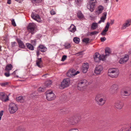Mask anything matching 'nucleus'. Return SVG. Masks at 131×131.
Listing matches in <instances>:
<instances>
[{
    "label": "nucleus",
    "mask_w": 131,
    "mask_h": 131,
    "mask_svg": "<svg viewBox=\"0 0 131 131\" xmlns=\"http://www.w3.org/2000/svg\"><path fill=\"white\" fill-rule=\"evenodd\" d=\"M88 82L85 79L82 80L78 81L77 88L78 89L81 91L85 90L87 86Z\"/></svg>",
    "instance_id": "obj_1"
},
{
    "label": "nucleus",
    "mask_w": 131,
    "mask_h": 131,
    "mask_svg": "<svg viewBox=\"0 0 131 131\" xmlns=\"http://www.w3.org/2000/svg\"><path fill=\"white\" fill-rule=\"evenodd\" d=\"M95 101L98 103L99 105H103L105 103L106 99L105 96L102 94H97L95 98Z\"/></svg>",
    "instance_id": "obj_2"
},
{
    "label": "nucleus",
    "mask_w": 131,
    "mask_h": 131,
    "mask_svg": "<svg viewBox=\"0 0 131 131\" xmlns=\"http://www.w3.org/2000/svg\"><path fill=\"white\" fill-rule=\"evenodd\" d=\"M70 83V80L69 78L64 79L59 85V88L61 89H63L68 87Z\"/></svg>",
    "instance_id": "obj_3"
},
{
    "label": "nucleus",
    "mask_w": 131,
    "mask_h": 131,
    "mask_svg": "<svg viewBox=\"0 0 131 131\" xmlns=\"http://www.w3.org/2000/svg\"><path fill=\"white\" fill-rule=\"evenodd\" d=\"M96 3V0H90L87 6L88 8L91 12H93L95 9Z\"/></svg>",
    "instance_id": "obj_4"
},
{
    "label": "nucleus",
    "mask_w": 131,
    "mask_h": 131,
    "mask_svg": "<svg viewBox=\"0 0 131 131\" xmlns=\"http://www.w3.org/2000/svg\"><path fill=\"white\" fill-rule=\"evenodd\" d=\"M18 109V108L16 105L14 103H10L9 106L8 110L9 113L13 114L16 112Z\"/></svg>",
    "instance_id": "obj_5"
},
{
    "label": "nucleus",
    "mask_w": 131,
    "mask_h": 131,
    "mask_svg": "<svg viewBox=\"0 0 131 131\" xmlns=\"http://www.w3.org/2000/svg\"><path fill=\"white\" fill-rule=\"evenodd\" d=\"M105 58L104 55L102 54L101 55L97 52L95 53L94 55V60L95 62H99L100 60H103Z\"/></svg>",
    "instance_id": "obj_6"
},
{
    "label": "nucleus",
    "mask_w": 131,
    "mask_h": 131,
    "mask_svg": "<svg viewBox=\"0 0 131 131\" xmlns=\"http://www.w3.org/2000/svg\"><path fill=\"white\" fill-rule=\"evenodd\" d=\"M46 95L47 99L48 101L53 100L55 98V95L52 91H47Z\"/></svg>",
    "instance_id": "obj_7"
},
{
    "label": "nucleus",
    "mask_w": 131,
    "mask_h": 131,
    "mask_svg": "<svg viewBox=\"0 0 131 131\" xmlns=\"http://www.w3.org/2000/svg\"><path fill=\"white\" fill-rule=\"evenodd\" d=\"M36 25L33 23H30L27 27V29L29 32L33 34L36 27Z\"/></svg>",
    "instance_id": "obj_8"
},
{
    "label": "nucleus",
    "mask_w": 131,
    "mask_h": 131,
    "mask_svg": "<svg viewBox=\"0 0 131 131\" xmlns=\"http://www.w3.org/2000/svg\"><path fill=\"white\" fill-rule=\"evenodd\" d=\"M118 89V86L116 84L113 85L110 89V92L112 94L116 93Z\"/></svg>",
    "instance_id": "obj_9"
},
{
    "label": "nucleus",
    "mask_w": 131,
    "mask_h": 131,
    "mask_svg": "<svg viewBox=\"0 0 131 131\" xmlns=\"http://www.w3.org/2000/svg\"><path fill=\"white\" fill-rule=\"evenodd\" d=\"M124 105L123 103L120 101H116L114 104L115 107L119 110L121 109L123 107Z\"/></svg>",
    "instance_id": "obj_10"
},
{
    "label": "nucleus",
    "mask_w": 131,
    "mask_h": 131,
    "mask_svg": "<svg viewBox=\"0 0 131 131\" xmlns=\"http://www.w3.org/2000/svg\"><path fill=\"white\" fill-rule=\"evenodd\" d=\"M131 94V89H127L122 91L121 95L122 96H128Z\"/></svg>",
    "instance_id": "obj_11"
},
{
    "label": "nucleus",
    "mask_w": 131,
    "mask_h": 131,
    "mask_svg": "<svg viewBox=\"0 0 131 131\" xmlns=\"http://www.w3.org/2000/svg\"><path fill=\"white\" fill-rule=\"evenodd\" d=\"M131 23V19H129L126 20L125 23L123 24L121 28L122 30L125 29L126 27L129 26Z\"/></svg>",
    "instance_id": "obj_12"
},
{
    "label": "nucleus",
    "mask_w": 131,
    "mask_h": 131,
    "mask_svg": "<svg viewBox=\"0 0 131 131\" xmlns=\"http://www.w3.org/2000/svg\"><path fill=\"white\" fill-rule=\"evenodd\" d=\"M89 68L88 63H83L81 68V70L83 73H86Z\"/></svg>",
    "instance_id": "obj_13"
},
{
    "label": "nucleus",
    "mask_w": 131,
    "mask_h": 131,
    "mask_svg": "<svg viewBox=\"0 0 131 131\" xmlns=\"http://www.w3.org/2000/svg\"><path fill=\"white\" fill-rule=\"evenodd\" d=\"M128 59V55H126L120 59L119 61V63L121 64L127 62Z\"/></svg>",
    "instance_id": "obj_14"
},
{
    "label": "nucleus",
    "mask_w": 131,
    "mask_h": 131,
    "mask_svg": "<svg viewBox=\"0 0 131 131\" xmlns=\"http://www.w3.org/2000/svg\"><path fill=\"white\" fill-rule=\"evenodd\" d=\"M8 96L6 95L5 94V93L3 92L0 93V99L1 100L4 101H6L8 100Z\"/></svg>",
    "instance_id": "obj_15"
},
{
    "label": "nucleus",
    "mask_w": 131,
    "mask_h": 131,
    "mask_svg": "<svg viewBox=\"0 0 131 131\" xmlns=\"http://www.w3.org/2000/svg\"><path fill=\"white\" fill-rule=\"evenodd\" d=\"M31 17L37 21L38 22H40L41 21L40 18L39 16L36 14H34L32 13L31 14Z\"/></svg>",
    "instance_id": "obj_16"
},
{
    "label": "nucleus",
    "mask_w": 131,
    "mask_h": 131,
    "mask_svg": "<svg viewBox=\"0 0 131 131\" xmlns=\"http://www.w3.org/2000/svg\"><path fill=\"white\" fill-rule=\"evenodd\" d=\"M110 24L108 22H107L105 27V29L103 30L101 33V34L103 36H105L106 34V32L108 30V29L110 26Z\"/></svg>",
    "instance_id": "obj_17"
},
{
    "label": "nucleus",
    "mask_w": 131,
    "mask_h": 131,
    "mask_svg": "<svg viewBox=\"0 0 131 131\" xmlns=\"http://www.w3.org/2000/svg\"><path fill=\"white\" fill-rule=\"evenodd\" d=\"M103 70V67L102 66L100 65L97 66L96 67L94 71L95 74H100L101 72Z\"/></svg>",
    "instance_id": "obj_18"
},
{
    "label": "nucleus",
    "mask_w": 131,
    "mask_h": 131,
    "mask_svg": "<svg viewBox=\"0 0 131 131\" xmlns=\"http://www.w3.org/2000/svg\"><path fill=\"white\" fill-rule=\"evenodd\" d=\"M108 73H115L116 74L119 73L118 69L116 68H111L109 69L108 71Z\"/></svg>",
    "instance_id": "obj_19"
},
{
    "label": "nucleus",
    "mask_w": 131,
    "mask_h": 131,
    "mask_svg": "<svg viewBox=\"0 0 131 131\" xmlns=\"http://www.w3.org/2000/svg\"><path fill=\"white\" fill-rule=\"evenodd\" d=\"M41 58H38L36 61V64L39 67L41 68L43 66Z\"/></svg>",
    "instance_id": "obj_20"
},
{
    "label": "nucleus",
    "mask_w": 131,
    "mask_h": 131,
    "mask_svg": "<svg viewBox=\"0 0 131 131\" xmlns=\"http://www.w3.org/2000/svg\"><path fill=\"white\" fill-rule=\"evenodd\" d=\"M16 100L18 102L21 103H24L25 101V98L24 96H20L16 98Z\"/></svg>",
    "instance_id": "obj_21"
},
{
    "label": "nucleus",
    "mask_w": 131,
    "mask_h": 131,
    "mask_svg": "<svg viewBox=\"0 0 131 131\" xmlns=\"http://www.w3.org/2000/svg\"><path fill=\"white\" fill-rule=\"evenodd\" d=\"M107 13L106 12H104L103 13V16L101 17L100 20L99 21L98 23L100 24L101 22H104L106 18Z\"/></svg>",
    "instance_id": "obj_22"
},
{
    "label": "nucleus",
    "mask_w": 131,
    "mask_h": 131,
    "mask_svg": "<svg viewBox=\"0 0 131 131\" xmlns=\"http://www.w3.org/2000/svg\"><path fill=\"white\" fill-rule=\"evenodd\" d=\"M103 7L101 6L100 5L98 8V10L95 11V13L96 14L99 15L101 13L103 10Z\"/></svg>",
    "instance_id": "obj_23"
},
{
    "label": "nucleus",
    "mask_w": 131,
    "mask_h": 131,
    "mask_svg": "<svg viewBox=\"0 0 131 131\" xmlns=\"http://www.w3.org/2000/svg\"><path fill=\"white\" fill-rule=\"evenodd\" d=\"M69 30L72 32H74L76 30V28L73 25L71 24L69 29Z\"/></svg>",
    "instance_id": "obj_24"
},
{
    "label": "nucleus",
    "mask_w": 131,
    "mask_h": 131,
    "mask_svg": "<svg viewBox=\"0 0 131 131\" xmlns=\"http://www.w3.org/2000/svg\"><path fill=\"white\" fill-rule=\"evenodd\" d=\"M52 83V82L51 80H48L46 81L44 85L45 87H50Z\"/></svg>",
    "instance_id": "obj_25"
},
{
    "label": "nucleus",
    "mask_w": 131,
    "mask_h": 131,
    "mask_svg": "<svg viewBox=\"0 0 131 131\" xmlns=\"http://www.w3.org/2000/svg\"><path fill=\"white\" fill-rule=\"evenodd\" d=\"M17 41L20 48H25V46L22 41L20 40H17Z\"/></svg>",
    "instance_id": "obj_26"
},
{
    "label": "nucleus",
    "mask_w": 131,
    "mask_h": 131,
    "mask_svg": "<svg viewBox=\"0 0 131 131\" xmlns=\"http://www.w3.org/2000/svg\"><path fill=\"white\" fill-rule=\"evenodd\" d=\"M39 48V50L42 52H44L46 51L47 50V48L42 45H40L38 47Z\"/></svg>",
    "instance_id": "obj_27"
},
{
    "label": "nucleus",
    "mask_w": 131,
    "mask_h": 131,
    "mask_svg": "<svg viewBox=\"0 0 131 131\" xmlns=\"http://www.w3.org/2000/svg\"><path fill=\"white\" fill-rule=\"evenodd\" d=\"M105 54L104 55L105 56V58H106V56H108L110 53V49L109 48H106L105 49Z\"/></svg>",
    "instance_id": "obj_28"
},
{
    "label": "nucleus",
    "mask_w": 131,
    "mask_h": 131,
    "mask_svg": "<svg viewBox=\"0 0 131 131\" xmlns=\"http://www.w3.org/2000/svg\"><path fill=\"white\" fill-rule=\"evenodd\" d=\"M12 68V66L11 64H8L6 67L5 70L6 71H8L11 70Z\"/></svg>",
    "instance_id": "obj_29"
},
{
    "label": "nucleus",
    "mask_w": 131,
    "mask_h": 131,
    "mask_svg": "<svg viewBox=\"0 0 131 131\" xmlns=\"http://www.w3.org/2000/svg\"><path fill=\"white\" fill-rule=\"evenodd\" d=\"M26 45L27 48L31 50H34V47L33 46L29 43H26Z\"/></svg>",
    "instance_id": "obj_30"
},
{
    "label": "nucleus",
    "mask_w": 131,
    "mask_h": 131,
    "mask_svg": "<svg viewBox=\"0 0 131 131\" xmlns=\"http://www.w3.org/2000/svg\"><path fill=\"white\" fill-rule=\"evenodd\" d=\"M77 16L79 19H82L84 17V16L80 11H79L77 13Z\"/></svg>",
    "instance_id": "obj_31"
},
{
    "label": "nucleus",
    "mask_w": 131,
    "mask_h": 131,
    "mask_svg": "<svg viewBox=\"0 0 131 131\" xmlns=\"http://www.w3.org/2000/svg\"><path fill=\"white\" fill-rule=\"evenodd\" d=\"M97 27V23H93L91 25V29L92 30H94Z\"/></svg>",
    "instance_id": "obj_32"
},
{
    "label": "nucleus",
    "mask_w": 131,
    "mask_h": 131,
    "mask_svg": "<svg viewBox=\"0 0 131 131\" xmlns=\"http://www.w3.org/2000/svg\"><path fill=\"white\" fill-rule=\"evenodd\" d=\"M46 87L43 86L40 87L38 89V91L39 92H41L44 91L46 89Z\"/></svg>",
    "instance_id": "obj_33"
},
{
    "label": "nucleus",
    "mask_w": 131,
    "mask_h": 131,
    "mask_svg": "<svg viewBox=\"0 0 131 131\" xmlns=\"http://www.w3.org/2000/svg\"><path fill=\"white\" fill-rule=\"evenodd\" d=\"M76 70L73 69H71L69 70L67 72L66 74L72 73V74L75 73Z\"/></svg>",
    "instance_id": "obj_34"
},
{
    "label": "nucleus",
    "mask_w": 131,
    "mask_h": 131,
    "mask_svg": "<svg viewBox=\"0 0 131 131\" xmlns=\"http://www.w3.org/2000/svg\"><path fill=\"white\" fill-rule=\"evenodd\" d=\"M73 40L75 42L77 43H78L79 42L80 39L77 37H75L73 38Z\"/></svg>",
    "instance_id": "obj_35"
},
{
    "label": "nucleus",
    "mask_w": 131,
    "mask_h": 131,
    "mask_svg": "<svg viewBox=\"0 0 131 131\" xmlns=\"http://www.w3.org/2000/svg\"><path fill=\"white\" fill-rule=\"evenodd\" d=\"M109 77L112 78H116L118 76V74H108Z\"/></svg>",
    "instance_id": "obj_36"
},
{
    "label": "nucleus",
    "mask_w": 131,
    "mask_h": 131,
    "mask_svg": "<svg viewBox=\"0 0 131 131\" xmlns=\"http://www.w3.org/2000/svg\"><path fill=\"white\" fill-rule=\"evenodd\" d=\"M24 129L21 126L18 127L16 131H24Z\"/></svg>",
    "instance_id": "obj_37"
},
{
    "label": "nucleus",
    "mask_w": 131,
    "mask_h": 131,
    "mask_svg": "<svg viewBox=\"0 0 131 131\" xmlns=\"http://www.w3.org/2000/svg\"><path fill=\"white\" fill-rule=\"evenodd\" d=\"M66 49H68L71 46L70 44L69 43H66L64 45Z\"/></svg>",
    "instance_id": "obj_38"
},
{
    "label": "nucleus",
    "mask_w": 131,
    "mask_h": 131,
    "mask_svg": "<svg viewBox=\"0 0 131 131\" xmlns=\"http://www.w3.org/2000/svg\"><path fill=\"white\" fill-rule=\"evenodd\" d=\"M42 1V0H32V2L34 4L38 3L41 2Z\"/></svg>",
    "instance_id": "obj_39"
},
{
    "label": "nucleus",
    "mask_w": 131,
    "mask_h": 131,
    "mask_svg": "<svg viewBox=\"0 0 131 131\" xmlns=\"http://www.w3.org/2000/svg\"><path fill=\"white\" fill-rule=\"evenodd\" d=\"M89 40V39L88 38H84L82 40L83 42H85L86 43H88Z\"/></svg>",
    "instance_id": "obj_40"
},
{
    "label": "nucleus",
    "mask_w": 131,
    "mask_h": 131,
    "mask_svg": "<svg viewBox=\"0 0 131 131\" xmlns=\"http://www.w3.org/2000/svg\"><path fill=\"white\" fill-rule=\"evenodd\" d=\"M77 74H67V77L70 78H72L74 77Z\"/></svg>",
    "instance_id": "obj_41"
},
{
    "label": "nucleus",
    "mask_w": 131,
    "mask_h": 131,
    "mask_svg": "<svg viewBox=\"0 0 131 131\" xmlns=\"http://www.w3.org/2000/svg\"><path fill=\"white\" fill-rule=\"evenodd\" d=\"M8 84V82H3L0 84L2 86H5Z\"/></svg>",
    "instance_id": "obj_42"
},
{
    "label": "nucleus",
    "mask_w": 131,
    "mask_h": 131,
    "mask_svg": "<svg viewBox=\"0 0 131 131\" xmlns=\"http://www.w3.org/2000/svg\"><path fill=\"white\" fill-rule=\"evenodd\" d=\"M11 21L12 24L13 26H16V24L14 19H13Z\"/></svg>",
    "instance_id": "obj_43"
},
{
    "label": "nucleus",
    "mask_w": 131,
    "mask_h": 131,
    "mask_svg": "<svg viewBox=\"0 0 131 131\" xmlns=\"http://www.w3.org/2000/svg\"><path fill=\"white\" fill-rule=\"evenodd\" d=\"M67 57V56L66 55H63L62 57L61 61H64L66 59Z\"/></svg>",
    "instance_id": "obj_44"
},
{
    "label": "nucleus",
    "mask_w": 131,
    "mask_h": 131,
    "mask_svg": "<svg viewBox=\"0 0 131 131\" xmlns=\"http://www.w3.org/2000/svg\"><path fill=\"white\" fill-rule=\"evenodd\" d=\"M16 45H17V43L15 42H14L11 43V46L12 47L15 46Z\"/></svg>",
    "instance_id": "obj_45"
},
{
    "label": "nucleus",
    "mask_w": 131,
    "mask_h": 131,
    "mask_svg": "<svg viewBox=\"0 0 131 131\" xmlns=\"http://www.w3.org/2000/svg\"><path fill=\"white\" fill-rule=\"evenodd\" d=\"M98 33V32L97 31H94L90 33V35H93L97 34Z\"/></svg>",
    "instance_id": "obj_46"
},
{
    "label": "nucleus",
    "mask_w": 131,
    "mask_h": 131,
    "mask_svg": "<svg viewBox=\"0 0 131 131\" xmlns=\"http://www.w3.org/2000/svg\"><path fill=\"white\" fill-rule=\"evenodd\" d=\"M69 131H79L78 129L76 128H72L70 129Z\"/></svg>",
    "instance_id": "obj_47"
},
{
    "label": "nucleus",
    "mask_w": 131,
    "mask_h": 131,
    "mask_svg": "<svg viewBox=\"0 0 131 131\" xmlns=\"http://www.w3.org/2000/svg\"><path fill=\"white\" fill-rule=\"evenodd\" d=\"M106 39V38L104 37H101L100 38V40L101 42H104V41H105Z\"/></svg>",
    "instance_id": "obj_48"
},
{
    "label": "nucleus",
    "mask_w": 131,
    "mask_h": 131,
    "mask_svg": "<svg viewBox=\"0 0 131 131\" xmlns=\"http://www.w3.org/2000/svg\"><path fill=\"white\" fill-rule=\"evenodd\" d=\"M3 111H1L0 112V120L1 119L2 116L3 115Z\"/></svg>",
    "instance_id": "obj_49"
},
{
    "label": "nucleus",
    "mask_w": 131,
    "mask_h": 131,
    "mask_svg": "<svg viewBox=\"0 0 131 131\" xmlns=\"http://www.w3.org/2000/svg\"><path fill=\"white\" fill-rule=\"evenodd\" d=\"M31 43L34 45H35L36 44V40H31Z\"/></svg>",
    "instance_id": "obj_50"
},
{
    "label": "nucleus",
    "mask_w": 131,
    "mask_h": 131,
    "mask_svg": "<svg viewBox=\"0 0 131 131\" xmlns=\"http://www.w3.org/2000/svg\"><path fill=\"white\" fill-rule=\"evenodd\" d=\"M80 0H75V2H76L77 4H79L81 3Z\"/></svg>",
    "instance_id": "obj_51"
},
{
    "label": "nucleus",
    "mask_w": 131,
    "mask_h": 131,
    "mask_svg": "<svg viewBox=\"0 0 131 131\" xmlns=\"http://www.w3.org/2000/svg\"><path fill=\"white\" fill-rule=\"evenodd\" d=\"M50 13L52 15H53L55 14V12L54 11L52 10L50 11Z\"/></svg>",
    "instance_id": "obj_52"
},
{
    "label": "nucleus",
    "mask_w": 131,
    "mask_h": 131,
    "mask_svg": "<svg viewBox=\"0 0 131 131\" xmlns=\"http://www.w3.org/2000/svg\"><path fill=\"white\" fill-rule=\"evenodd\" d=\"M36 95V94L35 93H33L31 94V96L32 97H33V96H34Z\"/></svg>",
    "instance_id": "obj_53"
},
{
    "label": "nucleus",
    "mask_w": 131,
    "mask_h": 131,
    "mask_svg": "<svg viewBox=\"0 0 131 131\" xmlns=\"http://www.w3.org/2000/svg\"><path fill=\"white\" fill-rule=\"evenodd\" d=\"M114 20H111V21H110V24H111V25H112V24H113L114 23Z\"/></svg>",
    "instance_id": "obj_54"
},
{
    "label": "nucleus",
    "mask_w": 131,
    "mask_h": 131,
    "mask_svg": "<svg viewBox=\"0 0 131 131\" xmlns=\"http://www.w3.org/2000/svg\"><path fill=\"white\" fill-rule=\"evenodd\" d=\"M36 53H37V57H38V56H39V50H37L36 51Z\"/></svg>",
    "instance_id": "obj_55"
},
{
    "label": "nucleus",
    "mask_w": 131,
    "mask_h": 131,
    "mask_svg": "<svg viewBox=\"0 0 131 131\" xmlns=\"http://www.w3.org/2000/svg\"><path fill=\"white\" fill-rule=\"evenodd\" d=\"M7 3L8 4H11V0H7Z\"/></svg>",
    "instance_id": "obj_56"
},
{
    "label": "nucleus",
    "mask_w": 131,
    "mask_h": 131,
    "mask_svg": "<svg viewBox=\"0 0 131 131\" xmlns=\"http://www.w3.org/2000/svg\"><path fill=\"white\" fill-rule=\"evenodd\" d=\"M15 1H17L18 2L20 3L22 2V1L21 0H15Z\"/></svg>",
    "instance_id": "obj_57"
},
{
    "label": "nucleus",
    "mask_w": 131,
    "mask_h": 131,
    "mask_svg": "<svg viewBox=\"0 0 131 131\" xmlns=\"http://www.w3.org/2000/svg\"><path fill=\"white\" fill-rule=\"evenodd\" d=\"M46 74H44L42 76V77H44L45 78H46Z\"/></svg>",
    "instance_id": "obj_58"
},
{
    "label": "nucleus",
    "mask_w": 131,
    "mask_h": 131,
    "mask_svg": "<svg viewBox=\"0 0 131 131\" xmlns=\"http://www.w3.org/2000/svg\"><path fill=\"white\" fill-rule=\"evenodd\" d=\"M5 75L6 77H8L10 76V74H4Z\"/></svg>",
    "instance_id": "obj_59"
},
{
    "label": "nucleus",
    "mask_w": 131,
    "mask_h": 131,
    "mask_svg": "<svg viewBox=\"0 0 131 131\" xmlns=\"http://www.w3.org/2000/svg\"><path fill=\"white\" fill-rule=\"evenodd\" d=\"M78 122V120H77V121L75 120V121H74V123H76Z\"/></svg>",
    "instance_id": "obj_60"
},
{
    "label": "nucleus",
    "mask_w": 131,
    "mask_h": 131,
    "mask_svg": "<svg viewBox=\"0 0 131 131\" xmlns=\"http://www.w3.org/2000/svg\"><path fill=\"white\" fill-rule=\"evenodd\" d=\"M80 73V72L79 71H77V72H75V74H79Z\"/></svg>",
    "instance_id": "obj_61"
},
{
    "label": "nucleus",
    "mask_w": 131,
    "mask_h": 131,
    "mask_svg": "<svg viewBox=\"0 0 131 131\" xmlns=\"http://www.w3.org/2000/svg\"><path fill=\"white\" fill-rule=\"evenodd\" d=\"M107 0H104V1H105V3H106L107 2Z\"/></svg>",
    "instance_id": "obj_62"
},
{
    "label": "nucleus",
    "mask_w": 131,
    "mask_h": 131,
    "mask_svg": "<svg viewBox=\"0 0 131 131\" xmlns=\"http://www.w3.org/2000/svg\"><path fill=\"white\" fill-rule=\"evenodd\" d=\"M18 70H16L14 72H15V73H16V72Z\"/></svg>",
    "instance_id": "obj_63"
},
{
    "label": "nucleus",
    "mask_w": 131,
    "mask_h": 131,
    "mask_svg": "<svg viewBox=\"0 0 131 131\" xmlns=\"http://www.w3.org/2000/svg\"><path fill=\"white\" fill-rule=\"evenodd\" d=\"M91 84V83H90V82H89V83H88V85H90Z\"/></svg>",
    "instance_id": "obj_64"
}]
</instances>
